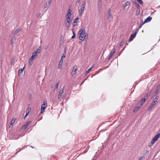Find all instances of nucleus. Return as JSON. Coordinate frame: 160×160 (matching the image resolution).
I'll list each match as a JSON object with an SVG mask.
<instances>
[{"instance_id":"obj_1","label":"nucleus","mask_w":160,"mask_h":160,"mask_svg":"<svg viewBox=\"0 0 160 160\" xmlns=\"http://www.w3.org/2000/svg\"><path fill=\"white\" fill-rule=\"evenodd\" d=\"M78 34H79V39L83 41L84 40L87 39L88 38V34L86 33L84 27H82L78 32Z\"/></svg>"},{"instance_id":"obj_2","label":"nucleus","mask_w":160,"mask_h":160,"mask_svg":"<svg viewBox=\"0 0 160 160\" xmlns=\"http://www.w3.org/2000/svg\"><path fill=\"white\" fill-rule=\"evenodd\" d=\"M86 4L85 2L84 1L83 2L82 4L80 6V8L79 10V15H81L82 13L83 12L84 10V7Z\"/></svg>"},{"instance_id":"obj_3","label":"nucleus","mask_w":160,"mask_h":160,"mask_svg":"<svg viewBox=\"0 0 160 160\" xmlns=\"http://www.w3.org/2000/svg\"><path fill=\"white\" fill-rule=\"evenodd\" d=\"M138 32V31H136L133 33L131 35L130 37L128 40V41L129 42H131L133 40L134 38L136 36Z\"/></svg>"},{"instance_id":"obj_4","label":"nucleus","mask_w":160,"mask_h":160,"mask_svg":"<svg viewBox=\"0 0 160 160\" xmlns=\"http://www.w3.org/2000/svg\"><path fill=\"white\" fill-rule=\"evenodd\" d=\"M47 107V103L45 102H44L43 103L41 108L40 113H42L44 111Z\"/></svg>"},{"instance_id":"obj_5","label":"nucleus","mask_w":160,"mask_h":160,"mask_svg":"<svg viewBox=\"0 0 160 160\" xmlns=\"http://www.w3.org/2000/svg\"><path fill=\"white\" fill-rule=\"evenodd\" d=\"M97 9L98 10L99 12H100L101 8L102 7V2L101 0H98V4Z\"/></svg>"},{"instance_id":"obj_6","label":"nucleus","mask_w":160,"mask_h":160,"mask_svg":"<svg viewBox=\"0 0 160 160\" xmlns=\"http://www.w3.org/2000/svg\"><path fill=\"white\" fill-rule=\"evenodd\" d=\"M116 51V49L114 48L111 50V53L108 58V60H109L111 58L112 56L113 55L114 53Z\"/></svg>"},{"instance_id":"obj_7","label":"nucleus","mask_w":160,"mask_h":160,"mask_svg":"<svg viewBox=\"0 0 160 160\" xmlns=\"http://www.w3.org/2000/svg\"><path fill=\"white\" fill-rule=\"evenodd\" d=\"M78 67L77 66H75L73 67V68L72 70L71 73L73 75L75 74L76 73V72L77 70Z\"/></svg>"},{"instance_id":"obj_8","label":"nucleus","mask_w":160,"mask_h":160,"mask_svg":"<svg viewBox=\"0 0 160 160\" xmlns=\"http://www.w3.org/2000/svg\"><path fill=\"white\" fill-rule=\"evenodd\" d=\"M64 87L62 88L61 90H60L59 92V93L58 96V100L61 98L62 94L63 92Z\"/></svg>"},{"instance_id":"obj_9","label":"nucleus","mask_w":160,"mask_h":160,"mask_svg":"<svg viewBox=\"0 0 160 160\" xmlns=\"http://www.w3.org/2000/svg\"><path fill=\"white\" fill-rule=\"evenodd\" d=\"M107 15L108 19H110V18L112 17L111 9L110 8H109L108 10Z\"/></svg>"},{"instance_id":"obj_10","label":"nucleus","mask_w":160,"mask_h":160,"mask_svg":"<svg viewBox=\"0 0 160 160\" xmlns=\"http://www.w3.org/2000/svg\"><path fill=\"white\" fill-rule=\"evenodd\" d=\"M51 1L52 0H49L46 3L44 6V8H46L50 6Z\"/></svg>"},{"instance_id":"obj_11","label":"nucleus","mask_w":160,"mask_h":160,"mask_svg":"<svg viewBox=\"0 0 160 160\" xmlns=\"http://www.w3.org/2000/svg\"><path fill=\"white\" fill-rule=\"evenodd\" d=\"M142 106H140V105L138 104L137 106L134 109H133V112H137L139 108L141 107Z\"/></svg>"},{"instance_id":"obj_12","label":"nucleus","mask_w":160,"mask_h":160,"mask_svg":"<svg viewBox=\"0 0 160 160\" xmlns=\"http://www.w3.org/2000/svg\"><path fill=\"white\" fill-rule=\"evenodd\" d=\"M152 19V17L151 16H149L144 21V23L149 22H150Z\"/></svg>"},{"instance_id":"obj_13","label":"nucleus","mask_w":160,"mask_h":160,"mask_svg":"<svg viewBox=\"0 0 160 160\" xmlns=\"http://www.w3.org/2000/svg\"><path fill=\"white\" fill-rule=\"evenodd\" d=\"M63 59H61L59 61V63L58 67V68L61 69L62 68V66L63 63Z\"/></svg>"},{"instance_id":"obj_14","label":"nucleus","mask_w":160,"mask_h":160,"mask_svg":"<svg viewBox=\"0 0 160 160\" xmlns=\"http://www.w3.org/2000/svg\"><path fill=\"white\" fill-rule=\"evenodd\" d=\"M31 123V121L28 122L24 125L23 126L22 128V129H26L27 128V127L29 126V125Z\"/></svg>"},{"instance_id":"obj_15","label":"nucleus","mask_w":160,"mask_h":160,"mask_svg":"<svg viewBox=\"0 0 160 160\" xmlns=\"http://www.w3.org/2000/svg\"><path fill=\"white\" fill-rule=\"evenodd\" d=\"M146 101L145 98H142L139 102L140 104L139 105H140V106H142Z\"/></svg>"},{"instance_id":"obj_16","label":"nucleus","mask_w":160,"mask_h":160,"mask_svg":"<svg viewBox=\"0 0 160 160\" xmlns=\"http://www.w3.org/2000/svg\"><path fill=\"white\" fill-rule=\"evenodd\" d=\"M79 19V18L78 17H77L74 20L73 22V26L74 27L76 26L77 25V22H78V20Z\"/></svg>"},{"instance_id":"obj_17","label":"nucleus","mask_w":160,"mask_h":160,"mask_svg":"<svg viewBox=\"0 0 160 160\" xmlns=\"http://www.w3.org/2000/svg\"><path fill=\"white\" fill-rule=\"evenodd\" d=\"M155 103H153V102H152L150 105L149 106V107L148 108V111H150L152 109V107H154L155 105Z\"/></svg>"},{"instance_id":"obj_18","label":"nucleus","mask_w":160,"mask_h":160,"mask_svg":"<svg viewBox=\"0 0 160 160\" xmlns=\"http://www.w3.org/2000/svg\"><path fill=\"white\" fill-rule=\"evenodd\" d=\"M160 137V133H158L156 135H155L153 138V140H155V141H157Z\"/></svg>"},{"instance_id":"obj_19","label":"nucleus","mask_w":160,"mask_h":160,"mask_svg":"<svg viewBox=\"0 0 160 160\" xmlns=\"http://www.w3.org/2000/svg\"><path fill=\"white\" fill-rule=\"evenodd\" d=\"M133 3L135 4V5L137 9L138 10L140 9V6L139 4L136 1H134L133 2Z\"/></svg>"},{"instance_id":"obj_20","label":"nucleus","mask_w":160,"mask_h":160,"mask_svg":"<svg viewBox=\"0 0 160 160\" xmlns=\"http://www.w3.org/2000/svg\"><path fill=\"white\" fill-rule=\"evenodd\" d=\"M16 40V38L14 36H13L12 37L11 40V45H12L14 42Z\"/></svg>"},{"instance_id":"obj_21","label":"nucleus","mask_w":160,"mask_h":160,"mask_svg":"<svg viewBox=\"0 0 160 160\" xmlns=\"http://www.w3.org/2000/svg\"><path fill=\"white\" fill-rule=\"evenodd\" d=\"M41 48L40 47H39L34 52V53H36L38 55V53L40 52V51L41 50Z\"/></svg>"},{"instance_id":"obj_22","label":"nucleus","mask_w":160,"mask_h":160,"mask_svg":"<svg viewBox=\"0 0 160 160\" xmlns=\"http://www.w3.org/2000/svg\"><path fill=\"white\" fill-rule=\"evenodd\" d=\"M130 4V2L129 1H127L123 5L124 8H125L127 6Z\"/></svg>"},{"instance_id":"obj_23","label":"nucleus","mask_w":160,"mask_h":160,"mask_svg":"<svg viewBox=\"0 0 160 160\" xmlns=\"http://www.w3.org/2000/svg\"><path fill=\"white\" fill-rule=\"evenodd\" d=\"M21 29L20 28H18L13 32L14 34H16L18 33L19 31H21Z\"/></svg>"},{"instance_id":"obj_24","label":"nucleus","mask_w":160,"mask_h":160,"mask_svg":"<svg viewBox=\"0 0 160 160\" xmlns=\"http://www.w3.org/2000/svg\"><path fill=\"white\" fill-rule=\"evenodd\" d=\"M25 65L22 68H21L19 70L18 72V73H20L21 74L22 73L23 71L24 70V68H25Z\"/></svg>"},{"instance_id":"obj_25","label":"nucleus","mask_w":160,"mask_h":160,"mask_svg":"<svg viewBox=\"0 0 160 160\" xmlns=\"http://www.w3.org/2000/svg\"><path fill=\"white\" fill-rule=\"evenodd\" d=\"M72 11L71 10V9H70V8H69L68 10V11L67 13V14L66 15V16H68L69 15H71L72 14L71 13V12Z\"/></svg>"},{"instance_id":"obj_26","label":"nucleus","mask_w":160,"mask_h":160,"mask_svg":"<svg viewBox=\"0 0 160 160\" xmlns=\"http://www.w3.org/2000/svg\"><path fill=\"white\" fill-rule=\"evenodd\" d=\"M93 68V66H92L87 71L85 72V74H87L91 70V69L92 68Z\"/></svg>"},{"instance_id":"obj_27","label":"nucleus","mask_w":160,"mask_h":160,"mask_svg":"<svg viewBox=\"0 0 160 160\" xmlns=\"http://www.w3.org/2000/svg\"><path fill=\"white\" fill-rule=\"evenodd\" d=\"M146 148L147 149V150L150 151L151 150L152 148L151 146L150 145H148L146 146Z\"/></svg>"},{"instance_id":"obj_28","label":"nucleus","mask_w":160,"mask_h":160,"mask_svg":"<svg viewBox=\"0 0 160 160\" xmlns=\"http://www.w3.org/2000/svg\"><path fill=\"white\" fill-rule=\"evenodd\" d=\"M65 25L67 29L68 30L69 28L70 25L67 23H65Z\"/></svg>"},{"instance_id":"obj_29","label":"nucleus","mask_w":160,"mask_h":160,"mask_svg":"<svg viewBox=\"0 0 160 160\" xmlns=\"http://www.w3.org/2000/svg\"><path fill=\"white\" fill-rule=\"evenodd\" d=\"M29 112H30V111H29V110H28V109H27V110L26 111V115H25V116H24V119H25V118L27 117V116L28 115V114L29 113Z\"/></svg>"},{"instance_id":"obj_30","label":"nucleus","mask_w":160,"mask_h":160,"mask_svg":"<svg viewBox=\"0 0 160 160\" xmlns=\"http://www.w3.org/2000/svg\"><path fill=\"white\" fill-rule=\"evenodd\" d=\"M16 119L13 118L11 121L10 125H12L15 122Z\"/></svg>"},{"instance_id":"obj_31","label":"nucleus","mask_w":160,"mask_h":160,"mask_svg":"<svg viewBox=\"0 0 160 160\" xmlns=\"http://www.w3.org/2000/svg\"><path fill=\"white\" fill-rule=\"evenodd\" d=\"M71 15H69L67 16L68 17L67 18V20H69L70 21H72V18H71L70 17Z\"/></svg>"},{"instance_id":"obj_32","label":"nucleus","mask_w":160,"mask_h":160,"mask_svg":"<svg viewBox=\"0 0 160 160\" xmlns=\"http://www.w3.org/2000/svg\"><path fill=\"white\" fill-rule=\"evenodd\" d=\"M158 98L156 97V98H155L153 100V101L152 102H153V103H155L156 102H157V101L158 100Z\"/></svg>"},{"instance_id":"obj_33","label":"nucleus","mask_w":160,"mask_h":160,"mask_svg":"<svg viewBox=\"0 0 160 160\" xmlns=\"http://www.w3.org/2000/svg\"><path fill=\"white\" fill-rule=\"evenodd\" d=\"M59 81H58V82H57V83L55 84V89L56 88V89H57V88H58V84H59Z\"/></svg>"},{"instance_id":"obj_34","label":"nucleus","mask_w":160,"mask_h":160,"mask_svg":"<svg viewBox=\"0 0 160 160\" xmlns=\"http://www.w3.org/2000/svg\"><path fill=\"white\" fill-rule=\"evenodd\" d=\"M137 1L141 5H142L143 3V1L142 0H137Z\"/></svg>"},{"instance_id":"obj_35","label":"nucleus","mask_w":160,"mask_h":160,"mask_svg":"<svg viewBox=\"0 0 160 160\" xmlns=\"http://www.w3.org/2000/svg\"><path fill=\"white\" fill-rule=\"evenodd\" d=\"M65 55H66V51L65 50L64 52V53L62 55V57L61 59H63L65 57Z\"/></svg>"},{"instance_id":"obj_36","label":"nucleus","mask_w":160,"mask_h":160,"mask_svg":"<svg viewBox=\"0 0 160 160\" xmlns=\"http://www.w3.org/2000/svg\"><path fill=\"white\" fill-rule=\"evenodd\" d=\"M125 41L124 40H122L121 42L120 43V46H122L123 45V43L125 42Z\"/></svg>"},{"instance_id":"obj_37","label":"nucleus","mask_w":160,"mask_h":160,"mask_svg":"<svg viewBox=\"0 0 160 160\" xmlns=\"http://www.w3.org/2000/svg\"><path fill=\"white\" fill-rule=\"evenodd\" d=\"M140 9L138 10L137 9V10L136 13V15L137 16L140 13Z\"/></svg>"},{"instance_id":"obj_38","label":"nucleus","mask_w":160,"mask_h":160,"mask_svg":"<svg viewBox=\"0 0 160 160\" xmlns=\"http://www.w3.org/2000/svg\"><path fill=\"white\" fill-rule=\"evenodd\" d=\"M144 22L142 23H141L140 25L139 26V27H138V29H137V31H138V30L139 29H140L142 27V26L143 25V24H144Z\"/></svg>"},{"instance_id":"obj_39","label":"nucleus","mask_w":160,"mask_h":160,"mask_svg":"<svg viewBox=\"0 0 160 160\" xmlns=\"http://www.w3.org/2000/svg\"><path fill=\"white\" fill-rule=\"evenodd\" d=\"M148 95L149 94H146V95H145L144 96V97L143 98H145V100H146V99H147L148 97V96H149Z\"/></svg>"},{"instance_id":"obj_40","label":"nucleus","mask_w":160,"mask_h":160,"mask_svg":"<svg viewBox=\"0 0 160 160\" xmlns=\"http://www.w3.org/2000/svg\"><path fill=\"white\" fill-rule=\"evenodd\" d=\"M75 37V32H73V35L72 37V39L74 38Z\"/></svg>"},{"instance_id":"obj_41","label":"nucleus","mask_w":160,"mask_h":160,"mask_svg":"<svg viewBox=\"0 0 160 160\" xmlns=\"http://www.w3.org/2000/svg\"><path fill=\"white\" fill-rule=\"evenodd\" d=\"M156 141H155V140H153V138L152 140V141L151 142V144H154L155 142Z\"/></svg>"},{"instance_id":"obj_42","label":"nucleus","mask_w":160,"mask_h":160,"mask_svg":"<svg viewBox=\"0 0 160 160\" xmlns=\"http://www.w3.org/2000/svg\"><path fill=\"white\" fill-rule=\"evenodd\" d=\"M71 22H72L71 21L67 20V23L70 25Z\"/></svg>"},{"instance_id":"obj_43","label":"nucleus","mask_w":160,"mask_h":160,"mask_svg":"<svg viewBox=\"0 0 160 160\" xmlns=\"http://www.w3.org/2000/svg\"><path fill=\"white\" fill-rule=\"evenodd\" d=\"M32 61L30 60V59H29L28 60V63L29 64V65H31L32 64Z\"/></svg>"},{"instance_id":"obj_44","label":"nucleus","mask_w":160,"mask_h":160,"mask_svg":"<svg viewBox=\"0 0 160 160\" xmlns=\"http://www.w3.org/2000/svg\"><path fill=\"white\" fill-rule=\"evenodd\" d=\"M34 58L33 57V56H32L29 59H30V60L32 61L34 59Z\"/></svg>"},{"instance_id":"obj_45","label":"nucleus","mask_w":160,"mask_h":160,"mask_svg":"<svg viewBox=\"0 0 160 160\" xmlns=\"http://www.w3.org/2000/svg\"><path fill=\"white\" fill-rule=\"evenodd\" d=\"M24 147H22V148H21L20 150L18 152H16V154H17L18 152H20L22 149H24Z\"/></svg>"},{"instance_id":"obj_46","label":"nucleus","mask_w":160,"mask_h":160,"mask_svg":"<svg viewBox=\"0 0 160 160\" xmlns=\"http://www.w3.org/2000/svg\"><path fill=\"white\" fill-rule=\"evenodd\" d=\"M41 15V13H39L37 14V17L38 18Z\"/></svg>"},{"instance_id":"obj_47","label":"nucleus","mask_w":160,"mask_h":160,"mask_svg":"<svg viewBox=\"0 0 160 160\" xmlns=\"http://www.w3.org/2000/svg\"><path fill=\"white\" fill-rule=\"evenodd\" d=\"M149 151L148 150H146V151H145V153L146 154H148L149 153Z\"/></svg>"},{"instance_id":"obj_48","label":"nucleus","mask_w":160,"mask_h":160,"mask_svg":"<svg viewBox=\"0 0 160 160\" xmlns=\"http://www.w3.org/2000/svg\"><path fill=\"white\" fill-rule=\"evenodd\" d=\"M33 54H34V55L36 57H37V56H38V55L36 53H34V52L33 53Z\"/></svg>"},{"instance_id":"obj_49","label":"nucleus","mask_w":160,"mask_h":160,"mask_svg":"<svg viewBox=\"0 0 160 160\" xmlns=\"http://www.w3.org/2000/svg\"><path fill=\"white\" fill-rule=\"evenodd\" d=\"M72 32L73 33V32H75L74 28H73V29H72Z\"/></svg>"},{"instance_id":"obj_50","label":"nucleus","mask_w":160,"mask_h":160,"mask_svg":"<svg viewBox=\"0 0 160 160\" xmlns=\"http://www.w3.org/2000/svg\"><path fill=\"white\" fill-rule=\"evenodd\" d=\"M125 48V46H124V47L121 50V52L123 51L124 50Z\"/></svg>"},{"instance_id":"obj_51","label":"nucleus","mask_w":160,"mask_h":160,"mask_svg":"<svg viewBox=\"0 0 160 160\" xmlns=\"http://www.w3.org/2000/svg\"><path fill=\"white\" fill-rule=\"evenodd\" d=\"M32 56H33V57H34V58H36V57L35 56V55H34V54H33L32 53Z\"/></svg>"},{"instance_id":"obj_52","label":"nucleus","mask_w":160,"mask_h":160,"mask_svg":"<svg viewBox=\"0 0 160 160\" xmlns=\"http://www.w3.org/2000/svg\"><path fill=\"white\" fill-rule=\"evenodd\" d=\"M86 79H85V80L84 81H83V82H82L80 84V85H82V84L84 82V81H85Z\"/></svg>"},{"instance_id":"obj_53","label":"nucleus","mask_w":160,"mask_h":160,"mask_svg":"<svg viewBox=\"0 0 160 160\" xmlns=\"http://www.w3.org/2000/svg\"><path fill=\"white\" fill-rule=\"evenodd\" d=\"M80 0H78L77 1V2L79 3L80 2Z\"/></svg>"},{"instance_id":"obj_54","label":"nucleus","mask_w":160,"mask_h":160,"mask_svg":"<svg viewBox=\"0 0 160 160\" xmlns=\"http://www.w3.org/2000/svg\"><path fill=\"white\" fill-rule=\"evenodd\" d=\"M142 159V158H139V160H141Z\"/></svg>"},{"instance_id":"obj_55","label":"nucleus","mask_w":160,"mask_h":160,"mask_svg":"<svg viewBox=\"0 0 160 160\" xmlns=\"http://www.w3.org/2000/svg\"><path fill=\"white\" fill-rule=\"evenodd\" d=\"M89 2L88 0V2Z\"/></svg>"},{"instance_id":"obj_56","label":"nucleus","mask_w":160,"mask_h":160,"mask_svg":"<svg viewBox=\"0 0 160 160\" xmlns=\"http://www.w3.org/2000/svg\"><path fill=\"white\" fill-rule=\"evenodd\" d=\"M82 42H79V43H82Z\"/></svg>"},{"instance_id":"obj_57","label":"nucleus","mask_w":160,"mask_h":160,"mask_svg":"<svg viewBox=\"0 0 160 160\" xmlns=\"http://www.w3.org/2000/svg\"><path fill=\"white\" fill-rule=\"evenodd\" d=\"M159 160H160V158Z\"/></svg>"}]
</instances>
